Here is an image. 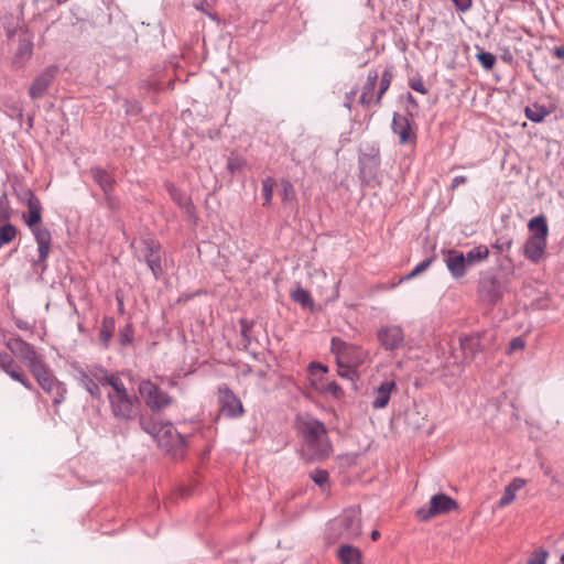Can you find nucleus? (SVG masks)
<instances>
[{
  "instance_id": "nucleus-8",
  "label": "nucleus",
  "mask_w": 564,
  "mask_h": 564,
  "mask_svg": "<svg viewBox=\"0 0 564 564\" xmlns=\"http://www.w3.org/2000/svg\"><path fill=\"white\" fill-rule=\"evenodd\" d=\"M330 350L336 355L337 367L361 366L368 358V352L362 347L347 343L339 337H333Z\"/></svg>"
},
{
  "instance_id": "nucleus-57",
  "label": "nucleus",
  "mask_w": 564,
  "mask_h": 564,
  "mask_svg": "<svg viewBox=\"0 0 564 564\" xmlns=\"http://www.w3.org/2000/svg\"><path fill=\"white\" fill-rule=\"evenodd\" d=\"M310 370L312 373H315L316 371H321L323 373H326L327 372V367L321 362H311L310 366H308Z\"/></svg>"
},
{
  "instance_id": "nucleus-62",
  "label": "nucleus",
  "mask_w": 564,
  "mask_h": 564,
  "mask_svg": "<svg viewBox=\"0 0 564 564\" xmlns=\"http://www.w3.org/2000/svg\"><path fill=\"white\" fill-rule=\"evenodd\" d=\"M553 56L560 59H564V44L553 50Z\"/></svg>"
},
{
  "instance_id": "nucleus-53",
  "label": "nucleus",
  "mask_w": 564,
  "mask_h": 564,
  "mask_svg": "<svg viewBox=\"0 0 564 564\" xmlns=\"http://www.w3.org/2000/svg\"><path fill=\"white\" fill-rule=\"evenodd\" d=\"M524 346H525V341L520 336L514 337L511 339V341L509 344L508 354H511L516 350L523 349Z\"/></svg>"
},
{
  "instance_id": "nucleus-31",
  "label": "nucleus",
  "mask_w": 564,
  "mask_h": 564,
  "mask_svg": "<svg viewBox=\"0 0 564 564\" xmlns=\"http://www.w3.org/2000/svg\"><path fill=\"white\" fill-rule=\"evenodd\" d=\"M116 328V321L112 316H105L101 321L99 340L105 348L109 347Z\"/></svg>"
},
{
  "instance_id": "nucleus-20",
  "label": "nucleus",
  "mask_w": 564,
  "mask_h": 564,
  "mask_svg": "<svg viewBox=\"0 0 564 564\" xmlns=\"http://www.w3.org/2000/svg\"><path fill=\"white\" fill-rule=\"evenodd\" d=\"M381 162L358 161L359 178L362 185L367 187H378L381 182L379 180V167Z\"/></svg>"
},
{
  "instance_id": "nucleus-21",
  "label": "nucleus",
  "mask_w": 564,
  "mask_h": 564,
  "mask_svg": "<svg viewBox=\"0 0 564 564\" xmlns=\"http://www.w3.org/2000/svg\"><path fill=\"white\" fill-rule=\"evenodd\" d=\"M391 129L398 134L401 144L409 143L415 135L411 132V119L409 116H402L399 112L393 113Z\"/></svg>"
},
{
  "instance_id": "nucleus-33",
  "label": "nucleus",
  "mask_w": 564,
  "mask_h": 564,
  "mask_svg": "<svg viewBox=\"0 0 564 564\" xmlns=\"http://www.w3.org/2000/svg\"><path fill=\"white\" fill-rule=\"evenodd\" d=\"M291 299L303 308H313L314 306L311 293L301 286H297L291 292Z\"/></svg>"
},
{
  "instance_id": "nucleus-27",
  "label": "nucleus",
  "mask_w": 564,
  "mask_h": 564,
  "mask_svg": "<svg viewBox=\"0 0 564 564\" xmlns=\"http://www.w3.org/2000/svg\"><path fill=\"white\" fill-rule=\"evenodd\" d=\"M90 174L94 181L102 189L104 194H108V192L113 191L116 185V178L105 169L98 166L91 167Z\"/></svg>"
},
{
  "instance_id": "nucleus-7",
  "label": "nucleus",
  "mask_w": 564,
  "mask_h": 564,
  "mask_svg": "<svg viewBox=\"0 0 564 564\" xmlns=\"http://www.w3.org/2000/svg\"><path fill=\"white\" fill-rule=\"evenodd\" d=\"M508 291L507 281L499 278L491 271L481 272L478 281L479 299L491 306L500 302Z\"/></svg>"
},
{
  "instance_id": "nucleus-3",
  "label": "nucleus",
  "mask_w": 564,
  "mask_h": 564,
  "mask_svg": "<svg viewBox=\"0 0 564 564\" xmlns=\"http://www.w3.org/2000/svg\"><path fill=\"white\" fill-rule=\"evenodd\" d=\"M28 213L23 214V221L32 231L37 243V259L33 260L34 270H40L43 274L47 270V259L51 253L52 235L51 231L41 226L42 224V204L40 199H34L26 204Z\"/></svg>"
},
{
  "instance_id": "nucleus-25",
  "label": "nucleus",
  "mask_w": 564,
  "mask_h": 564,
  "mask_svg": "<svg viewBox=\"0 0 564 564\" xmlns=\"http://www.w3.org/2000/svg\"><path fill=\"white\" fill-rule=\"evenodd\" d=\"M397 388L393 380L383 381L375 391V399L372 401L373 409H383L388 405L392 390Z\"/></svg>"
},
{
  "instance_id": "nucleus-48",
  "label": "nucleus",
  "mask_w": 564,
  "mask_h": 564,
  "mask_svg": "<svg viewBox=\"0 0 564 564\" xmlns=\"http://www.w3.org/2000/svg\"><path fill=\"white\" fill-rule=\"evenodd\" d=\"M111 193L112 192H108V194H105V205L108 209L117 212L120 208V200Z\"/></svg>"
},
{
  "instance_id": "nucleus-52",
  "label": "nucleus",
  "mask_w": 564,
  "mask_h": 564,
  "mask_svg": "<svg viewBox=\"0 0 564 564\" xmlns=\"http://www.w3.org/2000/svg\"><path fill=\"white\" fill-rule=\"evenodd\" d=\"M409 86L411 87V89H413L416 93H420L422 95L427 94V89L424 86L421 77L410 78L409 79Z\"/></svg>"
},
{
  "instance_id": "nucleus-10",
  "label": "nucleus",
  "mask_w": 564,
  "mask_h": 564,
  "mask_svg": "<svg viewBox=\"0 0 564 564\" xmlns=\"http://www.w3.org/2000/svg\"><path fill=\"white\" fill-rule=\"evenodd\" d=\"M495 340V334L482 330L459 338V347L464 361L471 362L481 351L489 349V344Z\"/></svg>"
},
{
  "instance_id": "nucleus-61",
  "label": "nucleus",
  "mask_w": 564,
  "mask_h": 564,
  "mask_svg": "<svg viewBox=\"0 0 564 564\" xmlns=\"http://www.w3.org/2000/svg\"><path fill=\"white\" fill-rule=\"evenodd\" d=\"M355 95H356V90H352V91L346 94L345 107L348 108L349 110L351 109V102L354 100Z\"/></svg>"
},
{
  "instance_id": "nucleus-34",
  "label": "nucleus",
  "mask_w": 564,
  "mask_h": 564,
  "mask_svg": "<svg viewBox=\"0 0 564 564\" xmlns=\"http://www.w3.org/2000/svg\"><path fill=\"white\" fill-rule=\"evenodd\" d=\"M18 235L17 227L11 223H6L0 227V247L10 243Z\"/></svg>"
},
{
  "instance_id": "nucleus-40",
  "label": "nucleus",
  "mask_w": 564,
  "mask_h": 564,
  "mask_svg": "<svg viewBox=\"0 0 564 564\" xmlns=\"http://www.w3.org/2000/svg\"><path fill=\"white\" fill-rule=\"evenodd\" d=\"M247 162L242 156L231 153L227 160V170L230 174H236L246 166Z\"/></svg>"
},
{
  "instance_id": "nucleus-49",
  "label": "nucleus",
  "mask_w": 564,
  "mask_h": 564,
  "mask_svg": "<svg viewBox=\"0 0 564 564\" xmlns=\"http://www.w3.org/2000/svg\"><path fill=\"white\" fill-rule=\"evenodd\" d=\"M514 498H516V494L507 486L503 490L501 498L499 499L498 506L500 508H503V507L510 505L514 500Z\"/></svg>"
},
{
  "instance_id": "nucleus-54",
  "label": "nucleus",
  "mask_w": 564,
  "mask_h": 564,
  "mask_svg": "<svg viewBox=\"0 0 564 564\" xmlns=\"http://www.w3.org/2000/svg\"><path fill=\"white\" fill-rule=\"evenodd\" d=\"M459 12H467L473 7V0H452Z\"/></svg>"
},
{
  "instance_id": "nucleus-35",
  "label": "nucleus",
  "mask_w": 564,
  "mask_h": 564,
  "mask_svg": "<svg viewBox=\"0 0 564 564\" xmlns=\"http://www.w3.org/2000/svg\"><path fill=\"white\" fill-rule=\"evenodd\" d=\"M13 191H14V194L17 195V198L20 203H23V204H29V202L31 200H34V199H39L33 191L22 184H14L13 185Z\"/></svg>"
},
{
  "instance_id": "nucleus-24",
  "label": "nucleus",
  "mask_w": 564,
  "mask_h": 564,
  "mask_svg": "<svg viewBox=\"0 0 564 564\" xmlns=\"http://www.w3.org/2000/svg\"><path fill=\"white\" fill-rule=\"evenodd\" d=\"M33 53V42L28 35H23L19 39V45L13 57V66L15 68H22L26 62L31 58Z\"/></svg>"
},
{
  "instance_id": "nucleus-39",
  "label": "nucleus",
  "mask_w": 564,
  "mask_h": 564,
  "mask_svg": "<svg viewBox=\"0 0 564 564\" xmlns=\"http://www.w3.org/2000/svg\"><path fill=\"white\" fill-rule=\"evenodd\" d=\"M512 243L513 239L510 235H500L491 245V248L502 253L509 251L512 247Z\"/></svg>"
},
{
  "instance_id": "nucleus-32",
  "label": "nucleus",
  "mask_w": 564,
  "mask_h": 564,
  "mask_svg": "<svg viewBox=\"0 0 564 564\" xmlns=\"http://www.w3.org/2000/svg\"><path fill=\"white\" fill-rule=\"evenodd\" d=\"M489 257V249L485 245H479L470 249L466 254V261L468 267H474Z\"/></svg>"
},
{
  "instance_id": "nucleus-60",
  "label": "nucleus",
  "mask_w": 564,
  "mask_h": 564,
  "mask_svg": "<svg viewBox=\"0 0 564 564\" xmlns=\"http://www.w3.org/2000/svg\"><path fill=\"white\" fill-rule=\"evenodd\" d=\"M10 109L12 111V117L18 118L19 120L23 118V109L20 106L13 105Z\"/></svg>"
},
{
  "instance_id": "nucleus-26",
  "label": "nucleus",
  "mask_w": 564,
  "mask_h": 564,
  "mask_svg": "<svg viewBox=\"0 0 564 564\" xmlns=\"http://www.w3.org/2000/svg\"><path fill=\"white\" fill-rule=\"evenodd\" d=\"M379 79V72L377 69H370L367 75L366 84L362 87L361 95L359 97V104L362 106H369L373 100V94Z\"/></svg>"
},
{
  "instance_id": "nucleus-19",
  "label": "nucleus",
  "mask_w": 564,
  "mask_h": 564,
  "mask_svg": "<svg viewBox=\"0 0 564 564\" xmlns=\"http://www.w3.org/2000/svg\"><path fill=\"white\" fill-rule=\"evenodd\" d=\"M444 261L446 267L451 273V275L458 280L465 276L468 264L465 258L464 252L458 251L456 249H449L444 253Z\"/></svg>"
},
{
  "instance_id": "nucleus-41",
  "label": "nucleus",
  "mask_w": 564,
  "mask_h": 564,
  "mask_svg": "<svg viewBox=\"0 0 564 564\" xmlns=\"http://www.w3.org/2000/svg\"><path fill=\"white\" fill-rule=\"evenodd\" d=\"M239 325H240V334H241L243 341L246 343V345H250L252 341L251 329L254 326V321L248 319V318H240Z\"/></svg>"
},
{
  "instance_id": "nucleus-23",
  "label": "nucleus",
  "mask_w": 564,
  "mask_h": 564,
  "mask_svg": "<svg viewBox=\"0 0 564 564\" xmlns=\"http://www.w3.org/2000/svg\"><path fill=\"white\" fill-rule=\"evenodd\" d=\"M546 245V240L530 236L523 246V253L528 260L538 263L545 252Z\"/></svg>"
},
{
  "instance_id": "nucleus-13",
  "label": "nucleus",
  "mask_w": 564,
  "mask_h": 564,
  "mask_svg": "<svg viewBox=\"0 0 564 564\" xmlns=\"http://www.w3.org/2000/svg\"><path fill=\"white\" fill-rule=\"evenodd\" d=\"M141 254L142 260L151 270L155 280H159L164 274L162 265V247L161 243L153 238H145L141 240Z\"/></svg>"
},
{
  "instance_id": "nucleus-44",
  "label": "nucleus",
  "mask_w": 564,
  "mask_h": 564,
  "mask_svg": "<svg viewBox=\"0 0 564 564\" xmlns=\"http://www.w3.org/2000/svg\"><path fill=\"white\" fill-rule=\"evenodd\" d=\"M392 78H393V66L388 65V66H386L384 70L381 74L379 88L388 90L391 85Z\"/></svg>"
},
{
  "instance_id": "nucleus-28",
  "label": "nucleus",
  "mask_w": 564,
  "mask_h": 564,
  "mask_svg": "<svg viewBox=\"0 0 564 564\" xmlns=\"http://www.w3.org/2000/svg\"><path fill=\"white\" fill-rule=\"evenodd\" d=\"M337 557L341 564H361V552L356 546L343 544L337 550Z\"/></svg>"
},
{
  "instance_id": "nucleus-51",
  "label": "nucleus",
  "mask_w": 564,
  "mask_h": 564,
  "mask_svg": "<svg viewBox=\"0 0 564 564\" xmlns=\"http://www.w3.org/2000/svg\"><path fill=\"white\" fill-rule=\"evenodd\" d=\"M0 212L4 213L2 218H11L10 202L6 192H3L0 196Z\"/></svg>"
},
{
  "instance_id": "nucleus-43",
  "label": "nucleus",
  "mask_w": 564,
  "mask_h": 564,
  "mask_svg": "<svg viewBox=\"0 0 564 564\" xmlns=\"http://www.w3.org/2000/svg\"><path fill=\"white\" fill-rule=\"evenodd\" d=\"M434 258H435V256H432V257L426 258L423 261H421L419 264L415 265V268L410 273H408L403 278V280H411V279L417 276L419 274H421L422 272H424L425 270H427L430 268V265L432 264Z\"/></svg>"
},
{
  "instance_id": "nucleus-47",
  "label": "nucleus",
  "mask_w": 564,
  "mask_h": 564,
  "mask_svg": "<svg viewBox=\"0 0 564 564\" xmlns=\"http://www.w3.org/2000/svg\"><path fill=\"white\" fill-rule=\"evenodd\" d=\"M119 339H120V344L123 346L132 343L133 329H132L131 325H126L122 329H120Z\"/></svg>"
},
{
  "instance_id": "nucleus-29",
  "label": "nucleus",
  "mask_w": 564,
  "mask_h": 564,
  "mask_svg": "<svg viewBox=\"0 0 564 564\" xmlns=\"http://www.w3.org/2000/svg\"><path fill=\"white\" fill-rule=\"evenodd\" d=\"M528 228L532 232L531 237H538L546 240L549 235V226L544 215H538L528 223Z\"/></svg>"
},
{
  "instance_id": "nucleus-59",
  "label": "nucleus",
  "mask_w": 564,
  "mask_h": 564,
  "mask_svg": "<svg viewBox=\"0 0 564 564\" xmlns=\"http://www.w3.org/2000/svg\"><path fill=\"white\" fill-rule=\"evenodd\" d=\"M405 99L410 107H412L414 110L419 109V104L411 93H406Z\"/></svg>"
},
{
  "instance_id": "nucleus-46",
  "label": "nucleus",
  "mask_w": 564,
  "mask_h": 564,
  "mask_svg": "<svg viewBox=\"0 0 564 564\" xmlns=\"http://www.w3.org/2000/svg\"><path fill=\"white\" fill-rule=\"evenodd\" d=\"M549 552L544 549H539L532 553L528 560V564H545Z\"/></svg>"
},
{
  "instance_id": "nucleus-14",
  "label": "nucleus",
  "mask_w": 564,
  "mask_h": 564,
  "mask_svg": "<svg viewBox=\"0 0 564 564\" xmlns=\"http://www.w3.org/2000/svg\"><path fill=\"white\" fill-rule=\"evenodd\" d=\"M8 348L10 351L23 362L29 371L44 362L42 356H40L34 346L22 339L21 337L12 338L8 341Z\"/></svg>"
},
{
  "instance_id": "nucleus-4",
  "label": "nucleus",
  "mask_w": 564,
  "mask_h": 564,
  "mask_svg": "<svg viewBox=\"0 0 564 564\" xmlns=\"http://www.w3.org/2000/svg\"><path fill=\"white\" fill-rule=\"evenodd\" d=\"M111 391L108 392L107 399L109 401L110 411L112 416L120 422H131L135 419L140 420L141 401L135 394H130L123 381L117 376L115 379H108Z\"/></svg>"
},
{
  "instance_id": "nucleus-64",
  "label": "nucleus",
  "mask_w": 564,
  "mask_h": 564,
  "mask_svg": "<svg viewBox=\"0 0 564 564\" xmlns=\"http://www.w3.org/2000/svg\"><path fill=\"white\" fill-rule=\"evenodd\" d=\"M117 301H118V311L122 314L123 310H124L123 300H122V297L117 296Z\"/></svg>"
},
{
  "instance_id": "nucleus-5",
  "label": "nucleus",
  "mask_w": 564,
  "mask_h": 564,
  "mask_svg": "<svg viewBox=\"0 0 564 564\" xmlns=\"http://www.w3.org/2000/svg\"><path fill=\"white\" fill-rule=\"evenodd\" d=\"M77 375L76 380L79 386L84 388L88 394L97 401H101L102 393L100 386H109L108 379L117 378V372H109L102 366H94L91 368L84 369L79 366L74 367Z\"/></svg>"
},
{
  "instance_id": "nucleus-22",
  "label": "nucleus",
  "mask_w": 564,
  "mask_h": 564,
  "mask_svg": "<svg viewBox=\"0 0 564 564\" xmlns=\"http://www.w3.org/2000/svg\"><path fill=\"white\" fill-rule=\"evenodd\" d=\"M166 189L172 198V200L188 216L192 217L195 214V206L191 199V197L177 188L174 184L167 183Z\"/></svg>"
},
{
  "instance_id": "nucleus-36",
  "label": "nucleus",
  "mask_w": 564,
  "mask_h": 564,
  "mask_svg": "<svg viewBox=\"0 0 564 564\" xmlns=\"http://www.w3.org/2000/svg\"><path fill=\"white\" fill-rule=\"evenodd\" d=\"M281 200L284 205L296 199V193L293 184L289 180L281 181Z\"/></svg>"
},
{
  "instance_id": "nucleus-50",
  "label": "nucleus",
  "mask_w": 564,
  "mask_h": 564,
  "mask_svg": "<svg viewBox=\"0 0 564 564\" xmlns=\"http://www.w3.org/2000/svg\"><path fill=\"white\" fill-rule=\"evenodd\" d=\"M355 368H357V366H346L344 364L343 368H338V375L341 378L354 380L357 377V372H356Z\"/></svg>"
},
{
  "instance_id": "nucleus-17",
  "label": "nucleus",
  "mask_w": 564,
  "mask_h": 564,
  "mask_svg": "<svg viewBox=\"0 0 564 564\" xmlns=\"http://www.w3.org/2000/svg\"><path fill=\"white\" fill-rule=\"evenodd\" d=\"M58 74V66L50 65L41 72L32 82L29 88V96L32 99L42 98Z\"/></svg>"
},
{
  "instance_id": "nucleus-18",
  "label": "nucleus",
  "mask_w": 564,
  "mask_h": 564,
  "mask_svg": "<svg viewBox=\"0 0 564 564\" xmlns=\"http://www.w3.org/2000/svg\"><path fill=\"white\" fill-rule=\"evenodd\" d=\"M340 527L345 538L349 540L359 538L362 532L359 512L352 508L344 510L340 517Z\"/></svg>"
},
{
  "instance_id": "nucleus-38",
  "label": "nucleus",
  "mask_w": 564,
  "mask_h": 564,
  "mask_svg": "<svg viewBox=\"0 0 564 564\" xmlns=\"http://www.w3.org/2000/svg\"><path fill=\"white\" fill-rule=\"evenodd\" d=\"M358 161L381 162L379 144L378 143H371V144L367 145L365 152H362L359 155Z\"/></svg>"
},
{
  "instance_id": "nucleus-9",
  "label": "nucleus",
  "mask_w": 564,
  "mask_h": 564,
  "mask_svg": "<svg viewBox=\"0 0 564 564\" xmlns=\"http://www.w3.org/2000/svg\"><path fill=\"white\" fill-rule=\"evenodd\" d=\"M139 393L144 400L145 405L154 413H160L169 408L174 399L163 391L151 380H142L138 387Z\"/></svg>"
},
{
  "instance_id": "nucleus-55",
  "label": "nucleus",
  "mask_w": 564,
  "mask_h": 564,
  "mask_svg": "<svg viewBox=\"0 0 564 564\" xmlns=\"http://www.w3.org/2000/svg\"><path fill=\"white\" fill-rule=\"evenodd\" d=\"M525 484L527 481L524 479L517 477L512 479V481L508 485V488L517 494V491H519Z\"/></svg>"
},
{
  "instance_id": "nucleus-11",
  "label": "nucleus",
  "mask_w": 564,
  "mask_h": 564,
  "mask_svg": "<svg viewBox=\"0 0 564 564\" xmlns=\"http://www.w3.org/2000/svg\"><path fill=\"white\" fill-rule=\"evenodd\" d=\"M376 337L380 347L390 356H395L406 345L405 333L400 325L381 326L377 330Z\"/></svg>"
},
{
  "instance_id": "nucleus-30",
  "label": "nucleus",
  "mask_w": 564,
  "mask_h": 564,
  "mask_svg": "<svg viewBox=\"0 0 564 564\" xmlns=\"http://www.w3.org/2000/svg\"><path fill=\"white\" fill-rule=\"evenodd\" d=\"M551 108L538 102L527 106L524 109L525 117L535 123L542 122L549 115H551Z\"/></svg>"
},
{
  "instance_id": "nucleus-15",
  "label": "nucleus",
  "mask_w": 564,
  "mask_h": 564,
  "mask_svg": "<svg viewBox=\"0 0 564 564\" xmlns=\"http://www.w3.org/2000/svg\"><path fill=\"white\" fill-rule=\"evenodd\" d=\"M218 402L220 413L228 419H238L245 413L242 402L225 383L218 387Z\"/></svg>"
},
{
  "instance_id": "nucleus-37",
  "label": "nucleus",
  "mask_w": 564,
  "mask_h": 564,
  "mask_svg": "<svg viewBox=\"0 0 564 564\" xmlns=\"http://www.w3.org/2000/svg\"><path fill=\"white\" fill-rule=\"evenodd\" d=\"M275 181L273 177L268 176L262 180V198L263 206H270L273 198V189H274Z\"/></svg>"
},
{
  "instance_id": "nucleus-12",
  "label": "nucleus",
  "mask_w": 564,
  "mask_h": 564,
  "mask_svg": "<svg viewBox=\"0 0 564 564\" xmlns=\"http://www.w3.org/2000/svg\"><path fill=\"white\" fill-rule=\"evenodd\" d=\"M457 509L458 503L455 499L443 492H440L432 496L429 507H421L416 510V517L421 521H427L435 516L446 514Z\"/></svg>"
},
{
  "instance_id": "nucleus-42",
  "label": "nucleus",
  "mask_w": 564,
  "mask_h": 564,
  "mask_svg": "<svg viewBox=\"0 0 564 564\" xmlns=\"http://www.w3.org/2000/svg\"><path fill=\"white\" fill-rule=\"evenodd\" d=\"M476 57H477V61L479 62V64L486 70L492 69L496 64V56L490 52L479 50V52L476 54Z\"/></svg>"
},
{
  "instance_id": "nucleus-1",
  "label": "nucleus",
  "mask_w": 564,
  "mask_h": 564,
  "mask_svg": "<svg viewBox=\"0 0 564 564\" xmlns=\"http://www.w3.org/2000/svg\"><path fill=\"white\" fill-rule=\"evenodd\" d=\"M140 427L149 434L158 447L173 459H182L186 454V438L171 422H156L152 416L141 415Z\"/></svg>"
},
{
  "instance_id": "nucleus-6",
  "label": "nucleus",
  "mask_w": 564,
  "mask_h": 564,
  "mask_svg": "<svg viewBox=\"0 0 564 564\" xmlns=\"http://www.w3.org/2000/svg\"><path fill=\"white\" fill-rule=\"evenodd\" d=\"M42 390L52 395L53 404L59 405L66 399V384L55 377L52 369L44 362L30 371Z\"/></svg>"
},
{
  "instance_id": "nucleus-16",
  "label": "nucleus",
  "mask_w": 564,
  "mask_h": 564,
  "mask_svg": "<svg viewBox=\"0 0 564 564\" xmlns=\"http://www.w3.org/2000/svg\"><path fill=\"white\" fill-rule=\"evenodd\" d=\"M0 369L26 390L37 392L21 365L8 352H0Z\"/></svg>"
},
{
  "instance_id": "nucleus-56",
  "label": "nucleus",
  "mask_w": 564,
  "mask_h": 564,
  "mask_svg": "<svg viewBox=\"0 0 564 564\" xmlns=\"http://www.w3.org/2000/svg\"><path fill=\"white\" fill-rule=\"evenodd\" d=\"M325 391L337 397L341 393V388L336 381H330L327 383Z\"/></svg>"
},
{
  "instance_id": "nucleus-58",
  "label": "nucleus",
  "mask_w": 564,
  "mask_h": 564,
  "mask_svg": "<svg viewBox=\"0 0 564 564\" xmlns=\"http://www.w3.org/2000/svg\"><path fill=\"white\" fill-rule=\"evenodd\" d=\"M467 182V177L464 176V175H458V176H455L453 180H452V184H451V191H454L456 189L459 185L462 184H465Z\"/></svg>"
},
{
  "instance_id": "nucleus-2",
  "label": "nucleus",
  "mask_w": 564,
  "mask_h": 564,
  "mask_svg": "<svg viewBox=\"0 0 564 564\" xmlns=\"http://www.w3.org/2000/svg\"><path fill=\"white\" fill-rule=\"evenodd\" d=\"M295 426L314 459H324L329 456L332 444L327 429L322 421L310 414H302L296 416Z\"/></svg>"
},
{
  "instance_id": "nucleus-63",
  "label": "nucleus",
  "mask_w": 564,
  "mask_h": 564,
  "mask_svg": "<svg viewBox=\"0 0 564 564\" xmlns=\"http://www.w3.org/2000/svg\"><path fill=\"white\" fill-rule=\"evenodd\" d=\"M387 90L384 89H378L377 94H376V99H375V104L376 106H381V99L383 97V95L386 94Z\"/></svg>"
},
{
  "instance_id": "nucleus-45",
  "label": "nucleus",
  "mask_w": 564,
  "mask_h": 564,
  "mask_svg": "<svg viewBox=\"0 0 564 564\" xmlns=\"http://www.w3.org/2000/svg\"><path fill=\"white\" fill-rule=\"evenodd\" d=\"M311 479L319 487L325 486L328 482V471L325 469H315L311 473Z\"/></svg>"
}]
</instances>
